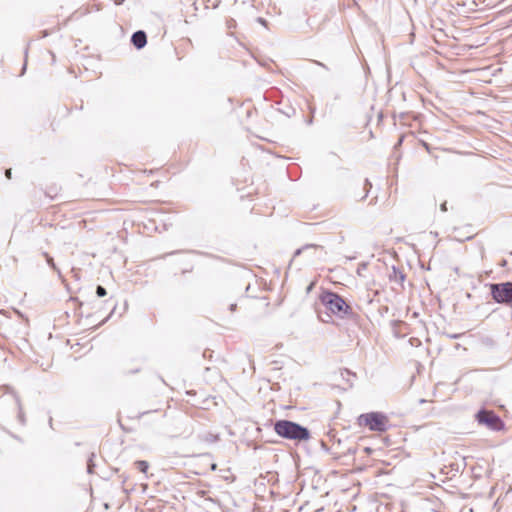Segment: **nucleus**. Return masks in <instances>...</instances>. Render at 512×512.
Returning a JSON list of instances; mask_svg holds the SVG:
<instances>
[{"instance_id": "4be33fe9", "label": "nucleus", "mask_w": 512, "mask_h": 512, "mask_svg": "<svg viewBox=\"0 0 512 512\" xmlns=\"http://www.w3.org/2000/svg\"><path fill=\"white\" fill-rule=\"evenodd\" d=\"M115 4L121 5L125 0H114Z\"/></svg>"}, {"instance_id": "dca6fc26", "label": "nucleus", "mask_w": 512, "mask_h": 512, "mask_svg": "<svg viewBox=\"0 0 512 512\" xmlns=\"http://www.w3.org/2000/svg\"><path fill=\"white\" fill-rule=\"evenodd\" d=\"M11 174H12L11 169H7V170L5 171V175H6V177H7L8 179H11Z\"/></svg>"}, {"instance_id": "9b49d317", "label": "nucleus", "mask_w": 512, "mask_h": 512, "mask_svg": "<svg viewBox=\"0 0 512 512\" xmlns=\"http://www.w3.org/2000/svg\"><path fill=\"white\" fill-rule=\"evenodd\" d=\"M96 294L98 297H104L107 295V291L103 286L98 285L96 288Z\"/></svg>"}, {"instance_id": "412c9836", "label": "nucleus", "mask_w": 512, "mask_h": 512, "mask_svg": "<svg viewBox=\"0 0 512 512\" xmlns=\"http://www.w3.org/2000/svg\"><path fill=\"white\" fill-rule=\"evenodd\" d=\"M236 307H237V305L234 303V304L230 305L229 309L231 312H234L236 310Z\"/></svg>"}, {"instance_id": "20e7f679", "label": "nucleus", "mask_w": 512, "mask_h": 512, "mask_svg": "<svg viewBox=\"0 0 512 512\" xmlns=\"http://www.w3.org/2000/svg\"><path fill=\"white\" fill-rule=\"evenodd\" d=\"M490 292L495 302L505 305L512 304V282L490 284Z\"/></svg>"}, {"instance_id": "6e6552de", "label": "nucleus", "mask_w": 512, "mask_h": 512, "mask_svg": "<svg viewBox=\"0 0 512 512\" xmlns=\"http://www.w3.org/2000/svg\"><path fill=\"white\" fill-rule=\"evenodd\" d=\"M135 466L142 473H146L148 468H149L148 462L147 461H143V460L136 461L135 462Z\"/></svg>"}, {"instance_id": "2eb2a0df", "label": "nucleus", "mask_w": 512, "mask_h": 512, "mask_svg": "<svg viewBox=\"0 0 512 512\" xmlns=\"http://www.w3.org/2000/svg\"><path fill=\"white\" fill-rule=\"evenodd\" d=\"M441 211L446 212L447 211V202H444L440 206Z\"/></svg>"}, {"instance_id": "b1692460", "label": "nucleus", "mask_w": 512, "mask_h": 512, "mask_svg": "<svg viewBox=\"0 0 512 512\" xmlns=\"http://www.w3.org/2000/svg\"><path fill=\"white\" fill-rule=\"evenodd\" d=\"M212 469H213V470H215V469H216V465H215V464H213V465H212Z\"/></svg>"}, {"instance_id": "1a4fd4ad", "label": "nucleus", "mask_w": 512, "mask_h": 512, "mask_svg": "<svg viewBox=\"0 0 512 512\" xmlns=\"http://www.w3.org/2000/svg\"><path fill=\"white\" fill-rule=\"evenodd\" d=\"M94 456H95V454L91 453V456L89 457L88 462H87V472L89 474H92L94 472V467H95V464L93 462Z\"/></svg>"}, {"instance_id": "ddd939ff", "label": "nucleus", "mask_w": 512, "mask_h": 512, "mask_svg": "<svg viewBox=\"0 0 512 512\" xmlns=\"http://www.w3.org/2000/svg\"><path fill=\"white\" fill-rule=\"evenodd\" d=\"M370 188H371V183L368 181V179H366L365 184H364L365 194L361 197L362 200L367 197Z\"/></svg>"}, {"instance_id": "4468645a", "label": "nucleus", "mask_w": 512, "mask_h": 512, "mask_svg": "<svg viewBox=\"0 0 512 512\" xmlns=\"http://www.w3.org/2000/svg\"><path fill=\"white\" fill-rule=\"evenodd\" d=\"M445 336L448 337L449 339H459L463 336V334L462 333H454V334L445 333Z\"/></svg>"}, {"instance_id": "39448f33", "label": "nucleus", "mask_w": 512, "mask_h": 512, "mask_svg": "<svg viewBox=\"0 0 512 512\" xmlns=\"http://www.w3.org/2000/svg\"><path fill=\"white\" fill-rule=\"evenodd\" d=\"M476 420L479 424L485 425L493 431H499L503 428L504 423L501 418L490 410L482 409L476 414Z\"/></svg>"}, {"instance_id": "9d476101", "label": "nucleus", "mask_w": 512, "mask_h": 512, "mask_svg": "<svg viewBox=\"0 0 512 512\" xmlns=\"http://www.w3.org/2000/svg\"><path fill=\"white\" fill-rule=\"evenodd\" d=\"M15 404H16V407H17V409H18V417H19V420H20V422L23 424V423H24V416H23L22 409H21V405H20V402H19V400H18V399L15 401Z\"/></svg>"}, {"instance_id": "f3484780", "label": "nucleus", "mask_w": 512, "mask_h": 512, "mask_svg": "<svg viewBox=\"0 0 512 512\" xmlns=\"http://www.w3.org/2000/svg\"><path fill=\"white\" fill-rule=\"evenodd\" d=\"M47 262L50 266L54 267V262H53V259L49 256H47Z\"/></svg>"}, {"instance_id": "f03ea898", "label": "nucleus", "mask_w": 512, "mask_h": 512, "mask_svg": "<svg viewBox=\"0 0 512 512\" xmlns=\"http://www.w3.org/2000/svg\"><path fill=\"white\" fill-rule=\"evenodd\" d=\"M320 301L326 309L341 318L351 311L350 306L345 300L337 293L331 291L323 292L320 296Z\"/></svg>"}, {"instance_id": "a211bd4d", "label": "nucleus", "mask_w": 512, "mask_h": 512, "mask_svg": "<svg viewBox=\"0 0 512 512\" xmlns=\"http://www.w3.org/2000/svg\"><path fill=\"white\" fill-rule=\"evenodd\" d=\"M257 20H258V22H259L260 24H262V25L266 26V23H267V22H266V20H265V19H263V18L259 17Z\"/></svg>"}, {"instance_id": "6ab92c4d", "label": "nucleus", "mask_w": 512, "mask_h": 512, "mask_svg": "<svg viewBox=\"0 0 512 512\" xmlns=\"http://www.w3.org/2000/svg\"><path fill=\"white\" fill-rule=\"evenodd\" d=\"M314 63H315L316 65H318V66H321V67H323V68H325V69H328V68H327V66H326L325 64H323V63H321V62H319V61H314Z\"/></svg>"}, {"instance_id": "423d86ee", "label": "nucleus", "mask_w": 512, "mask_h": 512, "mask_svg": "<svg viewBox=\"0 0 512 512\" xmlns=\"http://www.w3.org/2000/svg\"><path fill=\"white\" fill-rule=\"evenodd\" d=\"M131 42L137 49L143 48L147 43L146 33L142 30L134 32L131 37Z\"/></svg>"}, {"instance_id": "aec40b11", "label": "nucleus", "mask_w": 512, "mask_h": 512, "mask_svg": "<svg viewBox=\"0 0 512 512\" xmlns=\"http://www.w3.org/2000/svg\"><path fill=\"white\" fill-rule=\"evenodd\" d=\"M219 4H220V0H216V1L213 3L212 8H213V9H216V8L219 6Z\"/></svg>"}, {"instance_id": "0eeeda50", "label": "nucleus", "mask_w": 512, "mask_h": 512, "mask_svg": "<svg viewBox=\"0 0 512 512\" xmlns=\"http://www.w3.org/2000/svg\"><path fill=\"white\" fill-rule=\"evenodd\" d=\"M219 439L218 435L212 434V433H206L201 436V440L208 442V443H214L217 442Z\"/></svg>"}, {"instance_id": "7ed1b4c3", "label": "nucleus", "mask_w": 512, "mask_h": 512, "mask_svg": "<svg viewBox=\"0 0 512 512\" xmlns=\"http://www.w3.org/2000/svg\"><path fill=\"white\" fill-rule=\"evenodd\" d=\"M359 424L367 426L371 431L384 432L388 428V418L380 412L361 414L358 418Z\"/></svg>"}, {"instance_id": "5701e85b", "label": "nucleus", "mask_w": 512, "mask_h": 512, "mask_svg": "<svg viewBox=\"0 0 512 512\" xmlns=\"http://www.w3.org/2000/svg\"><path fill=\"white\" fill-rule=\"evenodd\" d=\"M399 276H400V280H401V281H403V280H404V278H405L404 274H402L401 272H399Z\"/></svg>"}, {"instance_id": "f257e3e1", "label": "nucleus", "mask_w": 512, "mask_h": 512, "mask_svg": "<svg viewBox=\"0 0 512 512\" xmlns=\"http://www.w3.org/2000/svg\"><path fill=\"white\" fill-rule=\"evenodd\" d=\"M274 431L282 438L298 442L307 441L311 437L306 427L290 420H277L274 423Z\"/></svg>"}, {"instance_id": "f8f14e48", "label": "nucleus", "mask_w": 512, "mask_h": 512, "mask_svg": "<svg viewBox=\"0 0 512 512\" xmlns=\"http://www.w3.org/2000/svg\"><path fill=\"white\" fill-rule=\"evenodd\" d=\"M316 247H317L316 245H306V246H304V247H302V248H299V249H297V250L295 251V253H294V257H296V256L300 255V254H301L304 250H306V249H309V248H314V249H315Z\"/></svg>"}]
</instances>
